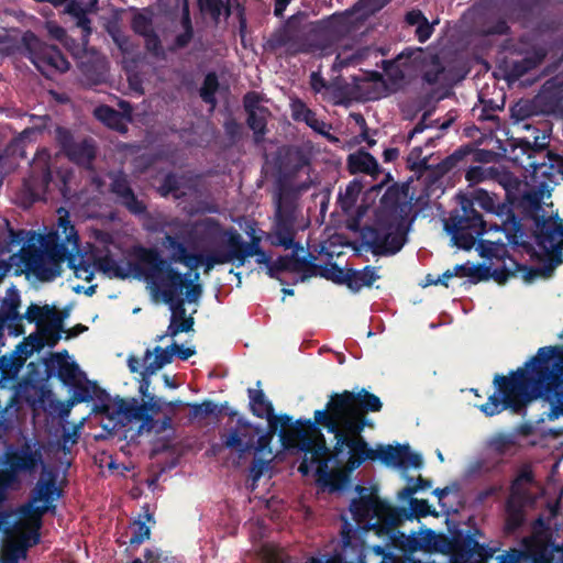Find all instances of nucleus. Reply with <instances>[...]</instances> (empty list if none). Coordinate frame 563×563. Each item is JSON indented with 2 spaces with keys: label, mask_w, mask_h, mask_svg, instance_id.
Wrapping results in <instances>:
<instances>
[{
  "label": "nucleus",
  "mask_w": 563,
  "mask_h": 563,
  "mask_svg": "<svg viewBox=\"0 0 563 563\" xmlns=\"http://www.w3.org/2000/svg\"><path fill=\"white\" fill-rule=\"evenodd\" d=\"M493 385L496 391L479 406L487 417L507 409L521 415L538 399L548 401L556 416H563V346L540 347L523 366L508 375L496 374Z\"/></svg>",
  "instance_id": "obj_1"
},
{
  "label": "nucleus",
  "mask_w": 563,
  "mask_h": 563,
  "mask_svg": "<svg viewBox=\"0 0 563 563\" xmlns=\"http://www.w3.org/2000/svg\"><path fill=\"white\" fill-rule=\"evenodd\" d=\"M317 420V410L311 419H297L287 430H280L278 435L283 446L287 450L297 449L302 452L303 459L298 466V472L307 476L312 467L316 466V474L331 489H339L340 484L347 477L345 472H334L329 470V462L332 459L330 449L327 445L325 438Z\"/></svg>",
  "instance_id": "obj_2"
},
{
  "label": "nucleus",
  "mask_w": 563,
  "mask_h": 563,
  "mask_svg": "<svg viewBox=\"0 0 563 563\" xmlns=\"http://www.w3.org/2000/svg\"><path fill=\"white\" fill-rule=\"evenodd\" d=\"M406 196L407 189L404 186L397 184L389 186L380 198V208L375 223L363 228V244L373 255H395L407 242L404 217Z\"/></svg>",
  "instance_id": "obj_3"
},
{
  "label": "nucleus",
  "mask_w": 563,
  "mask_h": 563,
  "mask_svg": "<svg viewBox=\"0 0 563 563\" xmlns=\"http://www.w3.org/2000/svg\"><path fill=\"white\" fill-rule=\"evenodd\" d=\"M306 189H308L306 184L300 185L298 189L282 187L276 197L273 230L272 233L267 234V240L273 246H283L286 250L296 249L291 254L277 258L279 271L299 273L300 264H303V258L297 254V250L302 247L295 242V236L297 233L296 223L300 212L298 191Z\"/></svg>",
  "instance_id": "obj_4"
},
{
  "label": "nucleus",
  "mask_w": 563,
  "mask_h": 563,
  "mask_svg": "<svg viewBox=\"0 0 563 563\" xmlns=\"http://www.w3.org/2000/svg\"><path fill=\"white\" fill-rule=\"evenodd\" d=\"M317 420L329 433L334 434L335 443L332 456H339L344 449H347L349 457L345 463V472L355 471L366 461L378 460L384 465L385 462L390 461V451H387V445L378 444L376 449H373L362 435L365 429L363 420L341 423L330 419L325 411H317Z\"/></svg>",
  "instance_id": "obj_5"
},
{
  "label": "nucleus",
  "mask_w": 563,
  "mask_h": 563,
  "mask_svg": "<svg viewBox=\"0 0 563 563\" xmlns=\"http://www.w3.org/2000/svg\"><path fill=\"white\" fill-rule=\"evenodd\" d=\"M137 264L134 271L145 276L164 302H172L184 294L188 278L166 261L155 247L135 249Z\"/></svg>",
  "instance_id": "obj_6"
},
{
  "label": "nucleus",
  "mask_w": 563,
  "mask_h": 563,
  "mask_svg": "<svg viewBox=\"0 0 563 563\" xmlns=\"http://www.w3.org/2000/svg\"><path fill=\"white\" fill-rule=\"evenodd\" d=\"M537 244L547 252V260L540 267L521 264L522 279L533 282L537 277H551L554 269L563 263V220L558 216L543 217L534 223Z\"/></svg>",
  "instance_id": "obj_7"
},
{
  "label": "nucleus",
  "mask_w": 563,
  "mask_h": 563,
  "mask_svg": "<svg viewBox=\"0 0 563 563\" xmlns=\"http://www.w3.org/2000/svg\"><path fill=\"white\" fill-rule=\"evenodd\" d=\"M199 225L201 239L209 244L229 249L236 267H242L247 258L253 257L262 249V238L255 234L253 228L246 232L250 236V241L246 242L235 228H223L218 219L205 218Z\"/></svg>",
  "instance_id": "obj_8"
},
{
  "label": "nucleus",
  "mask_w": 563,
  "mask_h": 563,
  "mask_svg": "<svg viewBox=\"0 0 563 563\" xmlns=\"http://www.w3.org/2000/svg\"><path fill=\"white\" fill-rule=\"evenodd\" d=\"M463 200H468L472 203V208L475 206L483 209L486 213L493 214L499 219V223H490L488 230L496 232L501 231L509 244L521 245L523 238L526 236L525 225L521 224L512 208L507 202V194L505 199L483 188L474 189L470 197H463Z\"/></svg>",
  "instance_id": "obj_9"
},
{
  "label": "nucleus",
  "mask_w": 563,
  "mask_h": 563,
  "mask_svg": "<svg viewBox=\"0 0 563 563\" xmlns=\"http://www.w3.org/2000/svg\"><path fill=\"white\" fill-rule=\"evenodd\" d=\"M382 408L383 402L379 397L362 388L358 391L344 390L332 394L325 408L318 411H325L330 419L341 423L363 420L365 427H372L371 421L366 418V413L378 412Z\"/></svg>",
  "instance_id": "obj_10"
},
{
  "label": "nucleus",
  "mask_w": 563,
  "mask_h": 563,
  "mask_svg": "<svg viewBox=\"0 0 563 563\" xmlns=\"http://www.w3.org/2000/svg\"><path fill=\"white\" fill-rule=\"evenodd\" d=\"M350 510L356 522L355 528H364L365 532H374L386 540L385 547L391 545V504L376 495L361 496L352 500Z\"/></svg>",
  "instance_id": "obj_11"
},
{
  "label": "nucleus",
  "mask_w": 563,
  "mask_h": 563,
  "mask_svg": "<svg viewBox=\"0 0 563 563\" xmlns=\"http://www.w3.org/2000/svg\"><path fill=\"white\" fill-rule=\"evenodd\" d=\"M487 225L483 214L476 208H472L471 201L463 199L460 208L451 211L444 222V229L451 235L454 245L467 251L487 231Z\"/></svg>",
  "instance_id": "obj_12"
},
{
  "label": "nucleus",
  "mask_w": 563,
  "mask_h": 563,
  "mask_svg": "<svg viewBox=\"0 0 563 563\" xmlns=\"http://www.w3.org/2000/svg\"><path fill=\"white\" fill-rule=\"evenodd\" d=\"M505 48L507 55L503 59L501 69L509 82H515L536 70L547 57L545 48L525 40L508 41Z\"/></svg>",
  "instance_id": "obj_13"
},
{
  "label": "nucleus",
  "mask_w": 563,
  "mask_h": 563,
  "mask_svg": "<svg viewBox=\"0 0 563 563\" xmlns=\"http://www.w3.org/2000/svg\"><path fill=\"white\" fill-rule=\"evenodd\" d=\"M24 55L46 78L63 74L69 69V62L57 46L42 41L32 31H26L21 38Z\"/></svg>",
  "instance_id": "obj_14"
},
{
  "label": "nucleus",
  "mask_w": 563,
  "mask_h": 563,
  "mask_svg": "<svg viewBox=\"0 0 563 563\" xmlns=\"http://www.w3.org/2000/svg\"><path fill=\"white\" fill-rule=\"evenodd\" d=\"M368 532L364 528H353L344 521L341 529V542L328 558V563H366V553L372 550L377 555H385V547L367 543Z\"/></svg>",
  "instance_id": "obj_15"
},
{
  "label": "nucleus",
  "mask_w": 563,
  "mask_h": 563,
  "mask_svg": "<svg viewBox=\"0 0 563 563\" xmlns=\"http://www.w3.org/2000/svg\"><path fill=\"white\" fill-rule=\"evenodd\" d=\"M69 245H71V250H77L79 247V236L66 213V216L59 217L56 232L48 235L37 257L41 258L42 254H45L54 267L62 268V264L70 253Z\"/></svg>",
  "instance_id": "obj_16"
},
{
  "label": "nucleus",
  "mask_w": 563,
  "mask_h": 563,
  "mask_svg": "<svg viewBox=\"0 0 563 563\" xmlns=\"http://www.w3.org/2000/svg\"><path fill=\"white\" fill-rule=\"evenodd\" d=\"M446 544L451 563H484L489 556L486 547L478 543L471 531L456 529Z\"/></svg>",
  "instance_id": "obj_17"
},
{
  "label": "nucleus",
  "mask_w": 563,
  "mask_h": 563,
  "mask_svg": "<svg viewBox=\"0 0 563 563\" xmlns=\"http://www.w3.org/2000/svg\"><path fill=\"white\" fill-rule=\"evenodd\" d=\"M62 493L63 490L56 485L54 474L46 479H38L31 492V504L23 508V512L37 520L47 512H55L54 501L62 496Z\"/></svg>",
  "instance_id": "obj_18"
},
{
  "label": "nucleus",
  "mask_w": 563,
  "mask_h": 563,
  "mask_svg": "<svg viewBox=\"0 0 563 563\" xmlns=\"http://www.w3.org/2000/svg\"><path fill=\"white\" fill-rule=\"evenodd\" d=\"M409 507H396L391 505V516L389 526H391V547L399 550L406 549L407 537L399 532L397 528L405 520H412L413 518L419 519L427 516H437V512L431 509L427 499H418L412 496L407 498Z\"/></svg>",
  "instance_id": "obj_19"
},
{
  "label": "nucleus",
  "mask_w": 563,
  "mask_h": 563,
  "mask_svg": "<svg viewBox=\"0 0 563 563\" xmlns=\"http://www.w3.org/2000/svg\"><path fill=\"white\" fill-rule=\"evenodd\" d=\"M49 159L51 156L45 148L38 151L31 164L30 176L24 179L23 187L32 202L45 200L48 186L53 180Z\"/></svg>",
  "instance_id": "obj_20"
},
{
  "label": "nucleus",
  "mask_w": 563,
  "mask_h": 563,
  "mask_svg": "<svg viewBox=\"0 0 563 563\" xmlns=\"http://www.w3.org/2000/svg\"><path fill=\"white\" fill-rule=\"evenodd\" d=\"M19 254L25 269L41 282H51L62 273V268L54 267L45 254H42L41 258L37 257V254H41V247L34 243H31L27 247L20 249Z\"/></svg>",
  "instance_id": "obj_21"
},
{
  "label": "nucleus",
  "mask_w": 563,
  "mask_h": 563,
  "mask_svg": "<svg viewBox=\"0 0 563 563\" xmlns=\"http://www.w3.org/2000/svg\"><path fill=\"white\" fill-rule=\"evenodd\" d=\"M110 192L115 196L117 202L131 214L139 217L147 212L146 203L136 197L128 175L122 170L111 175Z\"/></svg>",
  "instance_id": "obj_22"
},
{
  "label": "nucleus",
  "mask_w": 563,
  "mask_h": 563,
  "mask_svg": "<svg viewBox=\"0 0 563 563\" xmlns=\"http://www.w3.org/2000/svg\"><path fill=\"white\" fill-rule=\"evenodd\" d=\"M507 202L512 208L514 213L522 220H537L545 217L542 214V192L538 190H530L517 197L507 190Z\"/></svg>",
  "instance_id": "obj_23"
},
{
  "label": "nucleus",
  "mask_w": 563,
  "mask_h": 563,
  "mask_svg": "<svg viewBox=\"0 0 563 563\" xmlns=\"http://www.w3.org/2000/svg\"><path fill=\"white\" fill-rule=\"evenodd\" d=\"M159 244L165 250L169 251V255L165 260L170 261V264L179 263L190 269H195L200 266L202 254L190 253L183 234H170L165 232L164 236L159 241Z\"/></svg>",
  "instance_id": "obj_24"
},
{
  "label": "nucleus",
  "mask_w": 563,
  "mask_h": 563,
  "mask_svg": "<svg viewBox=\"0 0 563 563\" xmlns=\"http://www.w3.org/2000/svg\"><path fill=\"white\" fill-rule=\"evenodd\" d=\"M510 266L505 264L494 269L485 264H473L468 262V274L466 277L470 278L472 284H478L493 278L499 285H504L509 278L516 277L519 273L522 274L521 264L515 260H510Z\"/></svg>",
  "instance_id": "obj_25"
},
{
  "label": "nucleus",
  "mask_w": 563,
  "mask_h": 563,
  "mask_svg": "<svg viewBox=\"0 0 563 563\" xmlns=\"http://www.w3.org/2000/svg\"><path fill=\"white\" fill-rule=\"evenodd\" d=\"M238 424L244 430L231 429L229 433L223 434L221 439L225 448L234 449L240 456H244L254 448V434L249 433V430H251L253 426L243 418L238 420Z\"/></svg>",
  "instance_id": "obj_26"
},
{
  "label": "nucleus",
  "mask_w": 563,
  "mask_h": 563,
  "mask_svg": "<svg viewBox=\"0 0 563 563\" xmlns=\"http://www.w3.org/2000/svg\"><path fill=\"white\" fill-rule=\"evenodd\" d=\"M283 47H287L291 54L302 52L298 32L288 23L275 30L266 41V48L272 52Z\"/></svg>",
  "instance_id": "obj_27"
},
{
  "label": "nucleus",
  "mask_w": 563,
  "mask_h": 563,
  "mask_svg": "<svg viewBox=\"0 0 563 563\" xmlns=\"http://www.w3.org/2000/svg\"><path fill=\"white\" fill-rule=\"evenodd\" d=\"M277 419L278 420L274 419L267 422V431L263 434H260L262 429L258 426L252 428V434H254V448L252 451L264 452L269 448L277 431L287 430V428L292 423V417L287 413L278 415Z\"/></svg>",
  "instance_id": "obj_28"
},
{
  "label": "nucleus",
  "mask_w": 563,
  "mask_h": 563,
  "mask_svg": "<svg viewBox=\"0 0 563 563\" xmlns=\"http://www.w3.org/2000/svg\"><path fill=\"white\" fill-rule=\"evenodd\" d=\"M13 472H32L42 462V454L33 450L29 443H24L18 451L8 455L7 460Z\"/></svg>",
  "instance_id": "obj_29"
},
{
  "label": "nucleus",
  "mask_w": 563,
  "mask_h": 563,
  "mask_svg": "<svg viewBox=\"0 0 563 563\" xmlns=\"http://www.w3.org/2000/svg\"><path fill=\"white\" fill-rule=\"evenodd\" d=\"M536 103L545 114L561 115L563 114V90L549 86L548 81L537 95Z\"/></svg>",
  "instance_id": "obj_30"
},
{
  "label": "nucleus",
  "mask_w": 563,
  "mask_h": 563,
  "mask_svg": "<svg viewBox=\"0 0 563 563\" xmlns=\"http://www.w3.org/2000/svg\"><path fill=\"white\" fill-rule=\"evenodd\" d=\"M145 410H148L147 404H139L135 398L124 399L117 396L110 419L118 418L126 422L137 421L141 420L142 417H145Z\"/></svg>",
  "instance_id": "obj_31"
},
{
  "label": "nucleus",
  "mask_w": 563,
  "mask_h": 563,
  "mask_svg": "<svg viewBox=\"0 0 563 563\" xmlns=\"http://www.w3.org/2000/svg\"><path fill=\"white\" fill-rule=\"evenodd\" d=\"M387 451H390V461L385 462L386 466L398 468H408L412 466L419 468L422 466V457L420 454L411 452L408 444H397L396 446L388 444Z\"/></svg>",
  "instance_id": "obj_32"
},
{
  "label": "nucleus",
  "mask_w": 563,
  "mask_h": 563,
  "mask_svg": "<svg viewBox=\"0 0 563 563\" xmlns=\"http://www.w3.org/2000/svg\"><path fill=\"white\" fill-rule=\"evenodd\" d=\"M347 167L351 174L363 173L376 177L380 174V167L377 159L366 151H358L347 157Z\"/></svg>",
  "instance_id": "obj_33"
},
{
  "label": "nucleus",
  "mask_w": 563,
  "mask_h": 563,
  "mask_svg": "<svg viewBox=\"0 0 563 563\" xmlns=\"http://www.w3.org/2000/svg\"><path fill=\"white\" fill-rule=\"evenodd\" d=\"M505 511L504 531L506 534H514L525 523V509L521 498L509 496L505 504Z\"/></svg>",
  "instance_id": "obj_34"
},
{
  "label": "nucleus",
  "mask_w": 563,
  "mask_h": 563,
  "mask_svg": "<svg viewBox=\"0 0 563 563\" xmlns=\"http://www.w3.org/2000/svg\"><path fill=\"white\" fill-rule=\"evenodd\" d=\"M173 354V351H169L168 349H163L161 346H156L154 351L147 349L143 356V378H146L147 376L155 374L163 366L172 363Z\"/></svg>",
  "instance_id": "obj_35"
},
{
  "label": "nucleus",
  "mask_w": 563,
  "mask_h": 563,
  "mask_svg": "<svg viewBox=\"0 0 563 563\" xmlns=\"http://www.w3.org/2000/svg\"><path fill=\"white\" fill-rule=\"evenodd\" d=\"M247 395L251 412L255 417L266 418L267 422L274 419L278 420V415H275L273 404L266 398L262 389L249 388Z\"/></svg>",
  "instance_id": "obj_36"
},
{
  "label": "nucleus",
  "mask_w": 563,
  "mask_h": 563,
  "mask_svg": "<svg viewBox=\"0 0 563 563\" xmlns=\"http://www.w3.org/2000/svg\"><path fill=\"white\" fill-rule=\"evenodd\" d=\"M374 266H365L360 271L349 268V289L358 292L363 287H372L373 284L380 278Z\"/></svg>",
  "instance_id": "obj_37"
},
{
  "label": "nucleus",
  "mask_w": 563,
  "mask_h": 563,
  "mask_svg": "<svg viewBox=\"0 0 563 563\" xmlns=\"http://www.w3.org/2000/svg\"><path fill=\"white\" fill-rule=\"evenodd\" d=\"M291 111L295 121H303L313 131L323 133L325 123L319 120L316 112L308 108L302 100H294L291 103Z\"/></svg>",
  "instance_id": "obj_38"
},
{
  "label": "nucleus",
  "mask_w": 563,
  "mask_h": 563,
  "mask_svg": "<svg viewBox=\"0 0 563 563\" xmlns=\"http://www.w3.org/2000/svg\"><path fill=\"white\" fill-rule=\"evenodd\" d=\"M19 307L20 298L16 295L15 297L4 300L0 309L10 320L9 334L14 336H19L24 333V327L22 323L23 314L19 313Z\"/></svg>",
  "instance_id": "obj_39"
},
{
  "label": "nucleus",
  "mask_w": 563,
  "mask_h": 563,
  "mask_svg": "<svg viewBox=\"0 0 563 563\" xmlns=\"http://www.w3.org/2000/svg\"><path fill=\"white\" fill-rule=\"evenodd\" d=\"M310 165L309 155L300 147H288L282 158V167L290 175L298 174Z\"/></svg>",
  "instance_id": "obj_40"
},
{
  "label": "nucleus",
  "mask_w": 563,
  "mask_h": 563,
  "mask_svg": "<svg viewBox=\"0 0 563 563\" xmlns=\"http://www.w3.org/2000/svg\"><path fill=\"white\" fill-rule=\"evenodd\" d=\"M67 317V311H62L60 314L52 318L48 322H45L42 327L38 328V334L51 347H54L58 341L60 340V333L64 331V320Z\"/></svg>",
  "instance_id": "obj_41"
},
{
  "label": "nucleus",
  "mask_w": 563,
  "mask_h": 563,
  "mask_svg": "<svg viewBox=\"0 0 563 563\" xmlns=\"http://www.w3.org/2000/svg\"><path fill=\"white\" fill-rule=\"evenodd\" d=\"M78 165H90L96 157V148L90 140L75 142L65 154Z\"/></svg>",
  "instance_id": "obj_42"
},
{
  "label": "nucleus",
  "mask_w": 563,
  "mask_h": 563,
  "mask_svg": "<svg viewBox=\"0 0 563 563\" xmlns=\"http://www.w3.org/2000/svg\"><path fill=\"white\" fill-rule=\"evenodd\" d=\"M62 311H57L54 306L44 305L38 306L36 303H31L27 308L25 313L22 316L23 319H25L29 323H35L37 329L45 324V322H48L52 320V318H55L56 316L60 314Z\"/></svg>",
  "instance_id": "obj_43"
},
{
  "label": "nucleus",
  "mask_w": 563,
  "mask_h": 563,
  "mask_svg": "<svg viewBox=\"0 0 563 563\" xmlns=\"http://www.w3.org/2000/svg\"><path fill=\"white\" fill-rule=\"evenodd\" d=\"M7 227L9 230V240L7 242L5 251L11 253L14 247L21 246V249L27 247L31 243L36 245V242L42 238L34 231H27L24 229L14 230L10 227L9 221H7Z\"/></svg>",
  "instance_id": "obj_44"
},
{
  "label": "nucleus",
  "mask_w": 563,
  "mask_h": 563,
  "mask_svg": "<svg viewBox=\"0 0 563 563\" xmlns=\"http://www.w3.org/2000/svg\"><path fill=\"white\" fill-rule=\"evenodd\" d=\"M503 462L492 459H479L473 462L468 468V475L472 477H493L501 474Z\"/></svg>",
  "instance_id": "obj_45"
},
{
  "label": "nucleus",
  "mask_w": 563,
  "mask_h": 563,
  "mask_svg": "<svg viewBox=\"0 0 563 563\" xmlns=\"http://www.w3.org/2000/svg\"><path fill=\"white\" fill-rule=\"evenodd\" d=\"M527 552V560H529L530 563H555L554 553H561V560L563 559V544H541Z\"/></svg>",
  "instance_id": "obj_46"
},
{
  "label": "nucleus",
  "mask_w": 563,
  "mask_h": 563,
  "mask_svg": "<svg viewBox=\"0 0 563 563\" xmlns=\"http://www.w3.org/2000/svg\"><path fill=\"white\" fill-rule=\"evenodd\" d=\"M57 378L68 387L74 385L78 378H86V374L80 371L77 363L59 357L57 360Z\"/></svg>",
  "instance_id": "obj_47"
},
{
  "label": "nucleus",
  "mask_w": 563,
  "mask_h": 563,
  "mask_svg": "<svg viewBox=\"0 0 563 563\" xmlns=\"http://www.w3.org/2000/svg\"><path fill=\"white\" fill-rule=\"evenodd\" d=\"M95 383L96 382H91L86 377L78 378L74 385H69L68 387L73 389V394L68 399V407L92 400V384Z\"/></svg>",
  "instance_id": "obj_48"
},
{
  "label": "nucleus",
  "mask_w": 563,
  "mask_h": 563,
  "mask_svg": "<svg viewBox=\"0 0 563 563\" xmlns=\"http://www.w3.org/2000/svg\"><path fill=\"white\" fill-rule=\"evenodd\" d=\"M93 265L109 278L125 279L129 277L128 271L121 267L110 255L96 258Z\"/></svg>",
  "instance_id": "obj_49"
},
{
  "label": "nucleus",
  "mask_w": 563,
  "mask_h": 563,
  "mask_svg": "<svg viewBox=\"0 0 563 563\" xmlns=\"http://www.w3.org/2000/svg\"><path fill=\"white\" fill-rule=\"evenodd\" d=\"M23 365V357L19 358L14 352H12L9 356H0V383L9 382L15 378Z\"/></svg>",
  "instance_id": "obj_50"
},
{
  "label": "nucleus",
  "mask_w": 563,
  "mask_h": 563,
  "mask_svg": "<svg viewBox=\"0 0 563 563\" xmlns=\"http://www.w3.org/2000/svg\"><path fill=\"white\" fill-rule=\"evenodd\" d=\"M445 74V67L438 55H433L423 67L421 78L423 82L433 86L439 84Z\"/></svg>",
  "instance_id": "obj_51"
},
{
  "label": "nucleus",
  "mask_w": 563,
  "mask_h": 563,
  "mask_svg": "<svg viewBox=\"0 0 563 563\" xmlns=\"http://www.w3.org/2000/svg\"><path fill=\"white\" fill-rule=\"evenodd\" d=\"M45 345V341L38 333H32L24 339L23 342L19 343L13 351L19 357L26 361L34 352L41 351Z\"/></svg>",
  "instance_id": "obj_52"
},
{
  "label": "nucleus",
  "mask_w": 563,
  "mask_h": 563,
  "mask_svg": "<svg viewBox=\"0 0 563 563\" xmlns=\"http://www.w3.org/2000/svg\"><path fill=\"white\" fill-rule=\"evenodd\" d=\"M219 86L218 75L214 71H210L205 76L202 86L199 90L202 101L210 104L212 109L217 106L216 93L219 90Z\"/></svg>",
  "instance_id": "obj_53"
},
{
  "label": "nucleus",
  "mask_w": 563,
  "mask_h": 563,
  "mask_svg": "<svg viewBox=\"0 0 563 563\" xmlns=\"http://www.w3.org/2000/svg\"><path fill=\"white\" fill-rule=\"evenodd\" d=\"M468 147L460 146L452 154L446 156L438 164V170L441 174H448L455 168H460L463 163H467Z\"/></svg>",
  "instance_id": "obj_54"
},
{
  "label": "nucleus",
  "mask_w": 563,
  "mask_h": 563,
  "mask_svg": "<svg viewBox=\"0 0 563 563\" xmlns=\"http://www.w3.org/2000/svg\"><path fill=\"white\" fill-rule=\"evenodd\" d=\"M349 268H342L336 263L320 266L319 275L336 285H345L349 288Z\"/></svg>",
  "instance_id": "obj_55"
},
{
  "label": "nucleus",
  "mask_w": 563,
  "mask_h": 563,
  "mask_svg": "<svg viewBox=\"0 0 563 563\" xmlns=\"http://www.w3.org/2000/svg\"><path fill=\"white\" fill-rule=\"evenodd\" d=\"M92 399L98 401L93 409L95 412L106 415L110 418L111 411L114 409V399H112L107 390L101 388L97 382L92 384Z\"/></svg>",
  "instance_id": "obj_56"
},
{
  "label": "nucleus",
  "mask_w": 563,
  "mask_h": 563,
  "mask_svg": "<svg viewBox=\"0 0 563 563\" xmlns=\"http://www.w3.org/2000/svg\"><path fill=\"white\" fill-rule=\"evenodd\" d=\"M181 176L173 172L167 173L158 186L157 192L162 197H168L169 195H173L175 198H180L184 196V194H179V189L181 188Z\"/></svg>",
  "instance_id": "obj_57"
},
{
  "label": "nucleus",
  "mask_w": 563,
  "mask_h": 563,
  "mask_svg": "<svg viewBox=\"0 0 563 563\" xmlns=\"http://www.w3.org/2000/svg\"><path fill=\"white\" fill-rule=\"evenodd\" d=\"M268 112H251L247 113L246 123L249 128L253 131L255 143H260L263 141L266 132H267V120L266 114Z\"/></svg>",
  "instance_id": "obj_58"
},
{
  "label": "nucleus",
  "mask_w": 563,
  "mask_h": 563,
  "mask_svg": "<svg viewBox=\"0 0 563 563\" xmlns=\"http://www.w3.org/2000/svg\"><path fill=\"white\" fill-rule=\"evenodd\" d=\"M234 263L229 249L225 251L214 250L207 255H202L200 265H203V273L208 274L216 265Z\"/></svg>",
  "instance_id": "obj_59"
},
{
  "label": "nucleus",
  "mask_w": 563,
  "mask_h": 563,
  "mask_svg": "<svg viewBox=\"0 0 563 563\" xmlns=\"http://www.w3.org/2000/svg\"><path fill=\"white\" fill-rule=\"evenodd\" d=\"M108 32L123 55H132L135 51V45L131 38L121 32L119 26L108 27Z\"/></svg>",
  "instance_id": "obj_60"
},
{
  "label": "nucleus",
  "mask_w": 563,
  "mask_h": 563,
  "mask_svg": "<svg viewBox=\"0 0 563 563\" xmlns=\"http://www.w3.org/2000/svg\"><path fill=\"white\" fill-rule=\"evenodd\" d=\"M186 406L190 408L189 420L221 412V410L218 411V406L212 400H205L201 404H187Z\"/></svg>",
  "instance_id": "obj_61"
},
{
  "label": "nucleus",
  "mask_w": 563,
  "mask_h": 563,
  "mask_svg": "<svg viewBox=\"0 0 563 563\" xmlns=\"http://www.w3.org/2000/svg\"><path fill=\"white\" fill-rule=\"evenodd\" d=\"M88 43L89 40L82 36L80 37V41H78L67 34L62 45L70 53L74 58L79 59L86 55Z\"/></svg>",
  "instance_id": "obj_62"
},
{
  "label": "nucleus",
  "mask_w": 563,
  "mask_h": 563,
  "mask_svg": "<svg viewBox=\"0 0 563 563\" xmlns=\"http://www.w3.org/2000/svg\"><path fill=\"white\" fill-rule=\"evenodd\" d=\"M431 486H432L431 479L424 478L421 475H419L412 485L408 484L407 486H405L402 489H400L397 493V499L405 501V500H407V498L413 496L419 490L430 488Z\"/></svg>",
  "instance_id": "obj_63"
},
{
  "label": "nucleus",
  "mask_w": 563,
  "mask_h": 563,
  "mask_svg": "<svg viewBox=\"0 0 563 563\" xmlns=\"http://www.w3.org/2000/svg\"><path fill=\"white\" fill-rule=\"evenodd\" d=\"M131 29L142 37L147 35L154 31L152 18L141 12L135 13L131 21Z\"/></svg>",
  "instance_id": "obj_64"
}]
</instances>
